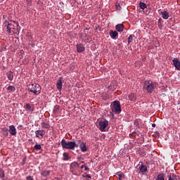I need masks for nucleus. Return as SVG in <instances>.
I'll use <instances>...</instances> for the list:
<instances>
[{
  "label": "nucleus",
  "instance_id": "f257e3e1",
  "mask_svg": "<svg viewBox=\"0 0 180 180\" xmlns=\"http://www.w3.org/2000/svg\"><path fill=\"white\" fill-rule=\"evenodd\" d=\"M6 26L7 32L9 34H15L19 33V23L15 21H9Z\"/></svg>",
  "mask_w": 180,
  "mask_h": 180
},
{
  "label": "nucleus",
  "instance_id": "f03ea898",
  "mask_svg": "<svg viewBox=\"0 0 180 180\" xmlns=\"http://www.w3.org/2000/svg\"><path fill=\"white\" fill-rule=\"evenodd\" d=\"M61 146L63 148H66L67 150H74L75 147H78V145L75 141H68L65 139L61 141Z\"/></svg>",
  "mask_w": 180,
  "mask_h": 180
},
{
  "label": "nucleus",
  "instance_id": "7ed1b4c3",
  "mask_svg": "<svg viewBox=\"0 0 180 180\" xmlns=\"http://www.w3.org/2000/svg\"><path fill=\"white\" fill-rule=\"evenodd\" d=\"M27 88L29 91L32 92V94H34V95H39V94H40V91H41L40 84L36 83L29 84Z\"/></svg>",
  "mask_w": 180,
  "mask_h": 180
},
{
  "label": "nucleus",
  "instance_id": "20e7f679",
  "mask_svg": "<svg viewBox=\"0 0 180 180\" xmlns=\"http://www.w3.org/2000/svg\"><path fill=\"white\" fill-rule=\"evenodd\" d=\"M154 86L155 84L153 83V82L146 81L143 89L145 91H146V92H148V94H152L153 91H154Z\"/></svg>",
  "mask_w": 180,
  "mask_h": 180
},
{
  "label": "nucleus",
  "instance_id": "39448f33",
  "mask_svg": "<svg viewBox=\"0 0 180 180\" xmlns=\"http://www.w3.org/2000/svg\"><path fill=\"white\" fill-rule=\"evenodd\" d=\"M111 109L112 112L115 113H120L122 112V108L120 107V103L119 101H114L111 105Z\"/></svg>",
  "mask_w": 180,
  "mask_h": 180
},
{
  "label": "nucleus",
  "instance_id": "423d86ee",
  "mask_svg": "<svg viewBox=\"0 0 180 180\" xmlns=\"http://www.w3.org/2000/svg\"><path fill=\"white\" fill-rule=\"evenodd\" d=\"M78 168H79V165H78L77 162H74L70 164V171L73 175H77V171H78Z\"/></svg>",
  "mask_w": 180,
  "mask_h": 180
},
{
  "label": "nucleus",
  "instance_id": "0eeeda50",
  "mask_svg": "<svg viewBox=\"0 0 180 180\" xmlns=\"http://www.w3.org/2000/svg\"><path fill=\"white\" fill-rule=\"evenodd\" d=\"M109 122L106 120L99 122V130L105 131V129L108 127Z\"/></svg>",
  "mask_w": 180,
  "mask_h": 180
},
{
  "label": "nucleus",
  "instance_id": "6e6552de",
  "mask_svg": "<svg viewBox=\"0 0 180 180\" xmlns=\"http://www.w3.org/2000/svg\"><path fill=\"white\" fill-rule=\"evenodd\" d=\"M173 64L175 67V68H176V70H178L179 71H180V62L178 59L174 58L173 60Z\"/></svg>",
  "mask_w": 180,
  "mask_h": 180
},
{
  "label": "nucleus",
  "instance_id": "1a4fd4ad",
  "mask_svg": "<svg viewBox=\"0 0 180 180\" xmlns=\"http://www.w3.org/2000/svg\"><path fill=\"white\" fill-rule=\"evenodd\" d=\"M8 131L11 134V136H16V128L15 127V126H10Z\"/></svg>",
  "mask_w": 180,
  "mask_h": 180
},
{
  "label": "nucleus",
  "instance_id": "9d476101",
  "mask_svg": "<svg viewBox=\"0 0 180 180\" xmlns=\"http://www.w3.org/2000/svg\"><path fill=\"white\" fill-rule=\"evenodd\" d=\"M57 89L58 91H61V88H63V77H60L56 84Z\"/></svg>",
  "mask_w": 180,
  "mask_h": 180
},
{
  "label": "nucleus",
  "instance_id": "9b49d317",
  "mask_svg": "<svg viewBox=\"0 0 180 180\" xmlns=\"http://www.w3.org/2000/svg\"><path fill=\"white\" fill-rule=\"evenodd\" d=\"M77 53H82L85 50V47H84L83 44L77 45Z\"/></svg>",
  "mask_w": 180,
  "mask_h": 180
},
{
  "label": "nucleus",
  "instance_id": "f8f14e48",
  "mask_svg": "<svg viewBox=\"0 0 180 180\" xmlns=\"http://www.w3.org/2000/svg\"><path fill=\"white\" fill-rule=\"evenodd\" d=\"M115 29L117 32H122L124 29V25L123 24H118L115 26Z\"/></svg>",
  "mask_w": 180,
  "mask_h": 180
},
{
  "label": "nucleus",
  "instance_id": "ddd939ff",
  "mask_svg": "<svg viewBox=\"0 0 180 180\" xmlns=\"http://www.w3.org/2000/svg\"><path fill=\"white\" fill-rule=\"evenodd\" d=\"M36 137H39V136H44L45 132L43 130H38L35 131Z\"/></svg>",
  "mask_w": 180,
  "mask_h": 180
},
{
  "label": "nucleus",
  "instance_id": "4468645a",
  "mask_svg": "<svg viewBox=\"0 0 180 180\" xmlns=\"http://www.w3.org/2000/svg\"><path fill=\"white\" fill-rule=\"evenodd\" d=\"M167 176L169 180H176V175H175L174 173H169Z\"/></svg>",
  "mask_w": 180,
  "mask_h": 180
},
{
  "label": "nucleus",
  "instance_id": "2eb2a0df",
  "mask_svg": "<svg viewBox=\"0 0 180 180\" xmlns=\"http://www.w3.org/2000/svg\"><path fill=\"white\" fill-rule=\"evenodd\" d=\"M161 15L163 19H168V18H169V14H168L167 11H162Z\"/></svg>",
  "mask_w": 180,
  "mask_h": 180
},
{
  "label": "nucleus",
  "instance_id": "dca6fc26",
  "mask_svg": "<svg viewBox=\"0 0 180 180\" xmlns=\"http://www.w3.org/2000/svg\"><path fill=\"white\" fill-rule=\"evenodd\" d=\"M136 99H137V96H136L135 94H131L129 96V101H136Z\"/></svg>",
  "mask_w": 180,
  "mask_h": 180
},
{
  "label": "nucleus",
  "instance_id": "f3484780",
  "mask_svg": "<svg viewBox=\"0 0 180 180\" xmlns=\"http://www.w3.org/2000/svg\"><path fill=\"white\" fill-rule=\"evenodd\" d=\"M79 147L82 150V151H83V153H85V151H86V145H85L84 143H81V144L79 145Z\"/></svg>",
  "mask_w": 180,
  "mask_h": 180
},
{
  "label": "nucleus",
  "instance_id": "a211bd4d",
  "mask_svg": "<svg viewBox=\"0 0 180 180\" xmlns=\"http://www.w3.org/2000/svg\"><path fill=\"white\" fill-rule=\"evenodd\" d=\"M139 169H140V171H141L143 173L147 172V166L144 165H141Z\"/></svg>",
  "mask_w": 180,
  "mask_h": 180
},
{
  "label": "nucleus",
  "instance_id": "6ab92c4d",
  "mask_svg": "<svg viewBox=\"0 0 180 180\" xmlns=\"http://www.w3.org/2000/svg\"><path fill=\"white\" fill-rule=\"evenodd\" d=\"M41 175H42V176H49V175H50V171L49 170L42 171L41 173Z\"/></svg>",
  "mask_w": 180,
  "mask_h": 180
},
{
  "label": "nucleus",
  "instance_id": "aec40b11",
  "mask_svg": "<svg viewBox=\"0 0 180 180\" xmlns=\"http://www.w3.org/2000/svg\"><path fill=\"white\" fill-rule=\"evenodd\" d=\"M110 36L112 37V39H116V37L117 36V32L116 31H112L110 33Z\"/></svg>",
  "mask_w": 180,
  "mask_h": 180
},
{
  "label": "nucleus",
  "instance_id": "412c9836",
  "mask_svg": "<svg viewBox=\"0 0 180 180\" xmlns=\"http://www.w3.org/2000/svg\"><path fill=\"white\" fill-rule=\"evenodd\" d=\"M7 90L8 91V92H15V91H16V89L13 86H9L7 88Z\"/></svg>",
  "mask_w": 180,
  "mask_h": 180
},
{
  "label": "nucleus",
  "instance_id": "4be33fe9",
  "mask_svg": "<svg viewBox=\"0 0 180 180\" xmlns=\"http://www.w3.org/2000/svg\"><path fill=\"white\" fill-rule=\"evenodd\" d=\"M139 6L141 9H146L147 8V5L144 2H141Z\"/></svg>",
  "mask_w": 180,
  "mask_h": 180
},
{
  "label": "nucleus",
  "instance_id": "5701e85b",
  "mask_svg": "<svg viewBox=\"0 0 180 180\" xmlns=\"http://www.w3.org/2000/svg\"><path fill=\"white\" fill-rule=\"evenodd\" d=\"M8 78L10 81H12V79H13V73H12V72H9L8 73Z\"/></svg>",
  "mask_w": 180,
  "mask_h": 180
},
{
  "label": "nucleus",
  "instance_id": "b1692460",
  "mask_svg": "<svg viewBox=\"0 0 180 180\" xmlns=\"http://www.w3.org/2000/svg\"><path fill=\"white\" fill-rule=\"evenodd\" d=\"M25 109H26V110H30V111H31V110H33L32 109V106H30V104H29V103H27L25 105Z\"/></svg>",
  "mask_w": 180,
  "mask_h": 180
},
{
  "label": "nucleus",
  "instance_id": "393cba45",
  "mask_svg": "<svg viewBox=\"0 0 180 180\" xmlns=\"http://www.w3.org/2000/svg\"><path fill=\"white\" fill-rule=\"evenodd\" d=\"M42 127H43V129H50V124H49L46 122H44V123H42Z\"/></svg>",
  "mask_w": 180,
  "mask_h": 180
},
{
  "label": "nucleus",
  "instance_id": "a878e982",
  "mask_svg": "<svg viewBox=\"0 0 180 180\" xmlns=\"http://www.w3.org/2000/svg\"><path fill=\"white\" fill-rule=\"evenodd\" d=\"M115 8H116L117 11H120L122 9V7L120 6V3L117 2L115 4Z\"/></svg>",
  "mask_w": 180,
  "mask_h": 180
},
{
  "label": "nucleus",
  "instance_id": "bb28decb",
  "mask_svg": "<svg viewBox=\"0 0 180 180\" xmlns=\"http://www.w3.org/2000/svg\"><path fill=\"white\" fill-rule=\"evenodd\" d=\"M0 178H5V171L0 169Z\"/></svg>",
  "mask_w": 180,
  "mask_h": 180
},
{
  "label": "nucleus",
  "instance_id": "cd10ccee",
  "mask_svg": "<svg viewBox=\"0 0 180 180\" xmlns=\"http://www.w3.org/2000/svg\"><path fill=\"white\" fill-rule=\"evenodd\" d=\"M156 180H164V174H158Z\"/></svg>",
  "mask_w": 180,
  "mask_h": 180
},
{
  "label": "nucleus",
  "instance_id": "c85d7f7f",
  "mask_svg": "<svg viewBox=\"0 0 180 180\" xmlns=\"http://www.w3.org/2000/svg\"><path fill=\"white\" fill-rule=\"evenodd\" d=\"M131 41H133V36H132V35H130V36L128 37V44H130V43H131Z\"/></svg>",
  "mask_w": 180,
  "mask_h": 180
},
{
  "label": "nucleus",
  "instance_id": "c756f323",
  "mask_svg": "<svg viewBox=\"0 0 180 180\" xmlns=\"http://www.w3.org/2000/svg\"><path fill=\"white\" fill-rule=\"evenodd\" d=\"M34 149L35 150H41V146H40V145H35L34 146Z\"/></svg>",
  "mask_w": 180,
  "mask_h": 180
},
{
  "label": "nucleus",
  "instance_id": "7c9ffc66",
  "mask_svg": "<svg viewBox=\"0 0 180 180\" xmlns=\"http://www.w3.org/2000/svg\"><path fill=\"white\" fill-rule=\"evenodd\" d=\"M63 156L65 157V158H64V160H65V161H67V160H68V153H63Z\"/></svg>",
  "mask_w": 180,
  "mask_h": 180
},
{
  "label": "nucleus",
  "instance_id": "2f4dec72",
  "mask_svg": "<svg viewBox=\"0 0 180 180\" xmlns=\"http://www.w3.org/2000/svg\"><path fill=\"white\" fill-rule=\"evenodd\" d=\"M118 179L122 180V178H124V174L123 173H121V175L118 176Z\"/></svg>",
  "mask_w": 180,
  "mask_h": 180
},
{
  "label": "nucleus",
  "instance_id": "473e14b6",
  "mask_svg": "<svg viewBox=\"0 0 180 180\" xmlns=\"http://www.w3.org/2000/svg\"><path fill=\"white\" fill-rule=\"evenodd\" d=\"M84 176V178H89V179H91V176L89 174H86V176Z\"/></svg>",
  "mask_w": 180,
  "mask_h": 180
},
{
  "label": "nucleus",
  "instance_id": "72a5a7b5",
  "mask_svg": "<svg viewBox=\"0 0 180 180\" xmlns=\"http://www.w3.org/2000/svg\"><path fill=\"white\" fill-rule=\"evenodd\" d=\"M27 4L28 5H32V0H27Z\"/></svg>",
  "mask_w": 180,
  "mask_h": 180
},
{
  "label": "nucleus",
  "instance_id": "f704fd0d",
  "mask_svg": "<svg viewBox=\"0 0 180 180\" xmlns=\"http://www.w3.org/2000/svg\"><path fill=\"white\" fill-rule=\"evenodd\" d=\"M8 131V129H6V128H3V129H2V131H4V133H6Z\"/></svg>",
  "mask_w": 180,
  "mask_h": 180
},
{
  "label": "nucleus",
  "instance_id": "c9c22d12",
  "mask_svg": "<svg viewBox=\"0 0 180 180\" xmlns=\"http://www.w3.org/2000/svg\"><path fill=\"white\" fill-rule=\"evenodd\" d=\"M27 180H33V178H32L30 176H27Z\"/></svg>",
  "mask_w": 180,
  "mask_h": 180
},
{
  "label": "nucleus",
  "instance_id": "e433bc0d",
  "mask_svg": "<svg viewBox=\"0 0 180 180\" xmlns=\"http://www.w3.org/2000/svg\"><path fill=\"white\" fill-rule=\"evenodd\" d=\"M60 109V107L58 105L55 106V110H58Z\"/></svg>",
  "mask_w": 180,
  "mask_h": 180
},
{
  "label": "nucleus",
  "instance_id": "4c0bfd02",
  "mask_svg": "<svg viewBox=\"0 0 180 180\" xmlns=\"http://www.w3.org/2000/svg\"><path fill=\"white\" fill-rule=\"evenodd\" d=\"M88 169H89V168L86 166H84V171H88Z\"/></svg>",
  "mask_w": 180,
  "mask_h": 180
},
{
  "label": "nucleus",
  "instance_id": "58836bf2",
  "mask_svg": "<svg viewBox=\"0 0 180 180\" xmlns=\"http://www.w3.org/2000/svg\"><path fill=\"white\" fill-rule=\"evenodd\" d=\"M122 172H117V175L119 176L120 175H122Z\"/></svg>",
  "mask_w": 180,
  "mask_h": 180
},
{
  "label": "nucleus",
  "instance_id": "ea45409f",
  "mask_svg": "<svg viewBox=\"0 0 180 180\" xmlns=\"http://www.w3.org/2000/svg\"><path fill=\"white\" fill-rule=\"evenodd\" d=\"M161 20H162L161 18H160L159 20H158L159 24H161Z\"/></svg>",
  "mask_w": 180,
  "mask_h": 180
},
{
  "label": "nucleus",
  "instance_id": "a19ab883",
  "mask_svg": "<svg viewBox=\"0 0 180 180\" xmlns=\"http://www.w3.org/2000/svg\"><path fill=\"white\" fill-rule=\"evenodd\" d=\"M159 27L161 29V27H162V25H161V23L160 24H159Z\"/></svg>",
  "mask_w": 180,
  "mask_h": 180
},
{
  "label": "nucleus",
  "instance_id": "79ce46f5",
  "mask_svg": "<svg viewBox=\"0 0 180 180\" xmlns=\"http://www.w3.org/2000/svg\"><path fill=\"white\" fill-rule=\"evenodd\" d=\"M152 127H155V124H152Z\"/></svg>",
  "mask_w": 180,
  "mask_h": 180
},
{
  "label": "nucleus",
  "instance_id": "37998d69",
  "mask_svg": "<svg viewBox=\"0 0 180 180\" xmlns=\"http://www.w3.org/2000/svg\"><path fill=\"white\" fill-rule=\"evenodd\" d=\"M4 134H5L6 136H8V131H7V132H4Z\"/></svg>",
  "mask_w": 180,
  "mask_h": 180
},
{
  "label": "nucleus",
  "instance_id": "c03bdc74",
  "mask_svg": "<svg viewBox=\"0 0 180 180\" xmlns=\"http://www.w3.org/2000/svg\"><path fill=\"white\" fill-rule=\"evenodd\" d=\"M81 168L82 169V168H85V165H82L81 166Z\"/></svg>",
  "mask_w": 180,
  "mask_h": 180
}]
</instances>
